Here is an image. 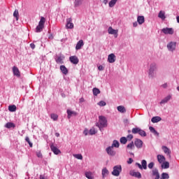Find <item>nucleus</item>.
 Returning <instances> with one entry per match:
<instances>
[{"label": "nucleus", "mask_w": 179, "mask_h": 179, "mask_svg": "<svg viewBox=\"0 0 179 179\" xmlns=\"http://www.w3.org/2000/svg\"><path fill=\"white\" fill-rule=\"evenodd\" d=\"M44 23H45V18L44 17H41L38 25L36 28V33H41V31L44 29Z\"/></svg>", "instance_id": "f257e3e1"}, {"label": "nucleus", "mask_w": 179, "mask_h": 179, "mask_svg": "<svg viewBox=\"0 0 179 179\" xmlns=\"http://www.w3.org/2000/svg\"><path fill=\"white\" fill-rule=\"evenodd\" d=\"M122 171V167L121 165H116L113 167V171H112V176L115 177H118L120 173Z\"/></svg>", "instance_id": "f03ea898"}, {"label": "nucleus", "mask_w": 179, "mask_h": 179, "mask_svg": "<svg viewBox=\"0 0 179 179\" xmlns=\"http://www.w3.org/2000/svg\"><path fill=\"white\" fill-rule=\"evenodd\" d=\"M157 69V65L156 63H152L150 66V70H149V76L150 78H153L155 76V71Z\"/></svg>", "instance_id": "7ed1b4c3"}, {"label": "nucleus", "mask_w": 179, "mask_h": 179, "mask_svg": "<svg viewBox=\"0 0 179 179\" xmlns=\"http://www.w3.org/2000/svg\"><path fill=\"white\" fill-rule=\"evenodd\" d=\"M99 122L101 127H102V128L107 127V119L106 118V117L99 116Z\"/></svg>", "instance_id": "20e7f679"}, {"label": "nucleus", "mask_w": 179, "mask_h": 179, "mask_svg": "<svg viewBox=\"0 0 179 179\" xmlns=\"http://www.w3.org/2000/svg\"><path fill=\"white\" fill-rule=\"evenodd\" d=\"M106 153H108V155H109V156H114L115 155H116V152H115V150H114V148H113V147H111V146H109V147H108L106 149Z\"/></svg>", "instance_id": "39448f33"}, {"label": "nucleus", "mask_w": 179, "mask_h": 179, "mask_svg": "<svg viewBox=\"0 0 179 179\" xmlns=\"http://www.w3.org/2000/svg\"><path fill=\"white\" fill-rule=\"evenodd\" d=\"M164 34H174V30L173 28H164L162 29Z\"/></svg>", "instance_id": "423d86ee"}, {"label": "nucleus", "mask_w": 179, "mask_h": 179, "mask_svg": "<svg viewBox=\"0 0 179 179\" xmlns=\"http://www.w3.org/2000/svg\"><path fill=\"white\" fill-rule=\"evenodd\" d=\"M129 174L130 176H132V177H136V178H142V174H141V172L133 170L130 171Z\"/></svg>", "instance_id": "0eeeda50"}, {"label": "nucleus", "mask_w": 179, "mask_h": 179, "mask_svg": "<svg viewBox=\"0 0 179 179\" xmlns=\"http://www.w3.org/2000/svg\"><path fill=\"white\" fill-rule=\"evenodd\" d=\"M116 57L114 53H111L108 56V62L109 64H114L115 62Z\"/></svg>", "instance_id": "6e6552de"}, {"label": "nucleus", "mask_w": 179, "mask_h": 179, "mask_svg": "<svg viewBox=\"0 0 179 179\" xmlns=\"http://www.w3.org/2000/svg\"><path fill=\"white\" fill-rule=\"evenodd\" d=\"M50 149L55 155H59V153H61V150H59V149H58L55 145H54V143H52L50 145Z\"/></svg>", "instance_id": "1a4fd4ad"}, {"label": "nucleus", "mask_w": 179, "mask_h": 179, "mask_svg": "<svg viewBox=\"0 0 179 179\" xmlns=\"http://www.w3.org/2000/svg\"><path fill=\"white\" fill-rule=\"evenodd\" d=\"M69 60L71 64H74V65H78L79 64V59L76 56H71L69 57Z\"/></svg>", "instance_id": "9d476101"}, {"label": "nucleus", "mask_w": 179, "mask_h": 179, "mask_svg": "<svg viewBox=\"0 0 179 179\" xmlns=\"http://www.w3.org/2000/svg\"><path fill=\"white\" fill-rule=\"evenodd\" d=\"M66 29H73V23H72V18H68L66 20Z\"/></svg>", "instance_id": "9b49d317"}, {"label": "nucleus", "mask_w": 179, "mask_h": 179, "mask_svg": "<svg viewBox=\"0 0 179 179\" xmlns=\"http://www.w3.org/2000/svg\"><path fill=\"white\" fill-rule=\"evenodd\" d=\"M167 48L169 51H174L176 50V42H170L167 45Z\"/></svg>", "instance_id": "f8f14e48"}, {"label": "nucleus", "mask_w": 179, "mask_h": 179, "mask_svg": "<svg viewBox=\"0 0 179 179\" xmlns=\"http://www.w3.org/2000/svg\"><path fill=\"white\" fill-rule=\"evenodd\" d=\"M134 145L138 148V149H141V148H142L143 145V141H142V140L141 139L137 138L134 142Z\"/></svg>", "instance_id": "ddd939ff"}, {"label": "nucleus", "mask_w": 179, "mask_h": 179, "mask_svg": "<svg viewBox=\"0 0 179 179\" xmlns=\"http://www.w3.org/2000/svg\"><path fill=\"white\" fill-rule=\"evenodd\" d=\"M13 72L15 76H17V78H20V71H19V69L17 66L13 67Z\"/></svg>", "instance_id": "4468645a"}, {"label": "nucleus", "mask_w": 179, "mask_h": 179, "mask_svg": "<svg viewBox=\"0 0 179 179\" xmlns=\"http://www.w3.org/2000/svg\"><path fill=\"white\" fill-rule=\"evenodd\" d=\"M157 161L158 162L162 164L166 162V157L163 156L162 155H158L157 157Z\"/></svg>", "instance_id": "2eb2a0df"}, {"label": "nucleus", "mask_w": 179, "mask_h": 179, "mask_svg": "<svg viewBox=\"0 0 179 179\" xmlns=\"http://www.w3.org/2000/svg\"><path fill=\"white\" fill-rule=\"evenodd\" d=\"M162 150L164 151V153H166V155H167V156H169V157H171V151L170 150V149H169V148H167L166 146H162Z\"/></svg>", "instance_id": "dca6fc26"}, {"label": "nucleus", "mask_w": 179, "mask_h": 179, "mask_svg": "<svg viewBox=\"0 0 179 179\" xmlns=\"http://www.w3.org/2000/svg\"><path fill=\"white\" fill-rule=\"evenodd\" d=\"M83 45H85V43H83V40H80L76 45V50H80V48H82Z\"/></svg>", "instance_id": "f3484780"}, {"label": "nucleus", "mask_w": 179, "mask_h": 179, "mask_svg": "<svg viewBox=\"0 0 179 179\" xmlns=\"http://www.w3.org/2000/svg\"><path fill=\"white\" fill-rule=\"evenodd\" d=\"M152 176H155V179L160 178V173H159V170H157V169L152 170Z\"/></svg>", "instance_id": "a211bd4d"}, {"label": "nucleus", "mask_w": 179, "mask_h": 179, "mask_svg": "<svg viewBox=\"0 0 179 179\" xmlns=\"http://www.w3.org/2000/svg\"><path fill=\"white\" fill-rule=\"evenodd\" d=\"M137 22L138 24H143L145 23V17L144 16H138L137 17Z\"/></svg>", "instance_id": "6ab92c4d"}, {"label": "nucleus", "mask_w": 179, "mask_h": 179, "mask_svg": "<svg viewBox=\"0 0 179 179\" xmlns=\"http://www.w3.org/2000/svg\"><path fill=\"white\" fill-rule=\"evenodd\" d=\"M108 33L109 34H117L118 31L113 29V27H110L108 29Z\"/></svg>", "instance_id": "aec40b11"}, {"label": "nucleus", "mask_w": 179, "mask_h": 179, "mask_svg": "<svg viewBox=\"0 0 179 179\" xmlns=\"http://www.w3.org/2000/svg\"><path fill=\"white\" fill-rule=\"evenodd\" d=\"M158 17H159V19H162V20H164L166 19V13L164 11H159L158 14Z\"/></svg>", "instance_id": "412c9836"}, {"label": "nucleus", "mask_w": 179, "mask_h": 179, "mask_svg": "<svg viewBox=\"0 0 179 179\" xmlns=\"http://www.w3.org/2000/svg\"><path fill=\"white\" fill-rule=\"evenodd\" d=\"M162 120V117H159V116H155L153 117L151 119L152 122H153V124H156V122H159V121Z\"/></svg>", "instance_id": "4be33fe9"}, {"label": "nucleus", "mask_w": 179, "mask_h": 179, "mask_svg": "<svg viewBox=\"0 0 179 179\" xmlns=\"http://www.w3.org/2000/svg\"><path fill=\"white\" fill-rule=\"evenodd\" d=\"M60 70L64 75H68V69L64 65L60 66Z\"/></svg>", "instance_id": "5701e85b"}, {"label": "nucleus", "mask_w": 179, "mask_h": 179, "mask_svg": "<svg viewBox=\"0 0 179 179\" xmlns=\"http://www.w3.org/2000/svg\"><path fill=\"white\" fill-rule=\"evenodd\" d=\"M83 3V0H75L74 1V6L75 8H78V6H80Z\"/></svg>", "instance_id": "b1692460"}, {"label": "nucleus", "mask_w": 179, "mask_h": 179, "mask_svg": "<svg viewBox=\"0 0 179 179\" xmlns=\"http://www.w3.org/2000/svg\"><path fill=\"white\" fill-rule=\"evenodd\" d=\"M170 99H171V95L166 96L164 99L161 101L160 104H165V103H167V101H170Z\"/></svg>", "instance_id": "393cba45"}, {"label": "nucleus", "mask_w": 179, "mask_h": 179, "mask_svg": "<svg viewBox=\"0 0 179 179\" xmlns=\"http://www.w3.org/2000/svg\"><path fill=\"white\" fill-rule=\"evenodd\" d=\"M141 167L144 170H146L148 169V162H146V160L143 159L141 161Z\"/></svg>", "instance_id": "a878e982"}, {"label": "nucleus", "mask_w": 179, "mask_h": 179, "mask_svg": "<svg viewBox=\"0 0 179 179\" xmlns=\"http://www.w3.org/2000/svg\"><path fill=\"white\" fill-rule=\"evenodd\" d=\"M67 117L69 119L71 118V117H72V115H76V112L72 111L71 110H67Z\"/></svg>", "instance_id": "bb28decb"}, {"label": "nucleus", "mask_w": 179, "mask_h": 179, "mask_svg": "<svg viewBox=\"0 0 179 179\" xmlns=\"http://www.w3.org/2000/svg\"><path fill=\"white\" fill-rule=\"evenodd\" d=\"M117 108L119 113H127V110L125 109V107L122 106H117Z\"/></svg>", "instance_id": "cd10ccee"}, {"label": "nucleus", "mask_w": 179, "mask_h": 179, "mask_svg": "<svg viewBox=\"0 0 179 179\" xmlns=\"http://www.w3.org/2000/svg\"><path fill=\"white\" fill-rule=\"evenodd\" d=\"M111 148H120V142H118V141L117 140H114L112 145L110 146Z\"/></svg>", "instance_id": "c85d7f7f"}, {"label": "nucleus", "mask_w": 179, "mask_h": 179, "mask_svg": "<svg viewBox=\"0 0 179 179\" xmlns=\"http://www.w3.org/2000/svg\"><path fill=\"white\" fill-rule=\"evenodd\" d=\"M8 110L10 111V113H15V111H16V105L9 106Z\"/></svg>", "instance_id": "c756f323"}, {"label": "nucleus", "mask_w": 179, "mask_h": 179, "mask_svg": "<svg viewBox=\"0 0 179 179\" xmlns=\"http://www.w3.org/2000/svg\"><path fill=\"white\" fill-rule=\"evenodd\" d=\"M170 167V163L169 162H164L162 164V169H169Z\"/></svg>", "instance_id": "7c9ffc66"}, {"label": "nucleus", "mask_w": 179, "mask_h": 179, "mask_svg": "<svg viewBox=\"0 0 179 179\" xmlns=\"http://www.w3.org/2000/svg\"><path fill=\"white\" fill-rule=\"evenodd\" d=\"M107 175H108V169L107 168H104L102 169V177L104 178Z\"/></svg>", "instance_id": "2f4dec72"}, {"label": "nucleus", "mask_w": 179, "mask_h": 179, "mask_svg": "<svg viewBox=\"0 0 179 179\" xmlns=\"http://www.w3.org/2000/svg\"><path fill=\"white\" fill-rule=\"evenodd\" d=\"M92 92L94 96H97L98 94H100V90H99L98 88H93Z\"/></svg>", "instance_id": "473e14b6"}, {"label": "nucleus", "mask_w": 179, "mask_h": 179, "mask_svg": "<svg viewBox=\"0 0 179 179\" xmlns=\"http://www.w3.org/2000/svg\"><path fill=\"white\" fill-rule=\"evenodd\" d=\"M6 128H15V124L12 123V122H7L5 125Z\"/></svg>", "instance_id": "72a5a7b5"}, {"label": "nucleus", "mask_w": 179, "mask_h": 179, "mask_svg": "<svg viewBox=\"0 0 179 179\" xmlns=\"http://www.w3.org/2000/svg\"><path fill=\"white\" fill-rule=\"evenodd\" d=\"M140 130H141V128L135 127L131 129V132L132 134H139Z\"/></svg>", "instance_id": "f704fd0d"}, {"label": "nucleus", "mask_w": 179, "mask_h": 179, "mask_svg": "<svg viewBox=\"0 0 179 179\" xmlns=\"http://www.w3.org/2000/svg\"><path fill=\"white\" fill-rule=\"evenodd\" d=\"M13 16L15 17L16 20H19V10H15L13 13Z\"/></svg>", "instance_id": "c9c22d12"}, {"label": "nucleus", "mask_w": 179, "mask_h": 179, "mask_svg": "<svg viewBox=\"0 0 179 179\" xmlns=\"http://www.w3.org/2000/svg\"><path fill=\"white\" fill-rule=\"evenodd\" d=\"M64 58L62 57H58L57 59H56L57 64H64Z\"/></svg>", "instance_id": "e433bc0d"}, {"label": "nucleus", "mask_w": 179, "mask_h": 179, "mask_svg": "<svg viewBox=\"0 0 179 179\" xmlns=\"http://www.w3.org/2000/svg\"><path fill=\"white\" fill-rule=\"evenodd\" d=\"M149 129L150 132H152V134H155V135H159V133L157 132V131H156V129H155L153 127H150Z\"/></svg>", "instance_id": "4c0bfd02"}, {"label": "nucleus", "mask_w": 179, "mask_h": 179, "mask_svg": "<svg viewBox=\"0 0 179 179\" xmlns=\"http://www.w3.org/2000/svg\"><path fill=\"white\" fill-rule=\"evenodd\" d=\"M170 178V176H169V173H163L162 174V177L160 179H169Z\"/></svg>", "instance_id": "58836bf2"}, {"label": "nucleus", "mask_w": 179, "mask_h": 179, "mask_svg": "<svg viewBox=\"0 0 179 179\" xmlns=\"http://www.w3.org/2000/svg\"><path fill=\"white\" fill-rule=\"evenodd\" d=\"M127 142H128V139L126 137H122L120 138V143H122V145H125Z\"/></svg>", "instance_id": "ea45409f"}, {"label": "nucleus", "mask_w": 179, "mask_h": 179, "mask_svg": "<svg viewBox=\"0 0 179 179\" xmlns=\"http://www.w3.org/2000/svg\"><path fill=\"white\" fill-rule=\"evenodd\" d=\"M50 117H51L52 120H53V121H57V120H58V115H57V114L52 113L50 115Z\"/></svg>", "instance_id": "a19ab883"}, {"label": "nucleus", "mask_w": 179, "mask_h": 179, "mask_svg": "<svg viewBox=\"0 0 179 179\" xmlns=\"http://www.w3.org/2000/svg\"><path fill=\"white\" fill-rule=\"evenodd\" d=\"M138 134H140L141 136H146V131L140 129V131H138Z\"/></svg>", "instance_id": "79ce46f5"}, {"label": "nucleus", "mask_w": 179, "mask_h": 179, "mask_svg": "<svg viewBox=\"0 0 179 179\" xmlns=\"http://www.w3.org/2000/svg\"><path fill=\"white\" fill-rule=\"evenodd\" d=\"M25 141L26 142H27V143H29L30 148H33V143L30 142V138H29V136L25 137Z\"/></svg>", "instance_id": "37998d69"}, {"label": "nucleus", "mask_w": 179, "mask_h": 179, "mask_svg": "<svg viewBox=\"0 0 179 179\" xmlns=\"http://www.w3.org/2000/svg\"><path fill=\"white\" fill-rule=\"evenodd\" d=\"M115 3H117V0H111L109 2V6L110 8H113V6H114V5H115Z\"/></svg>", "instance_id": "c03bdc74"}, {"label": "nucleus", "mask_w": 179, "mask_h": 179, "mask_svg": "<svg viewBox=\"0 0 179 179\" xmlns=\"http://www.w3.org/2000/svg\"><path fill=\"white\" fill-rule=\"evenodd\" d=\"M85 177L88 179H93V177H92V172L85 173Z\"/></svg>", "instance_id": "a18cd8bd"}, {"label": "nucleus", "mask_w": 179, "mask_h": 179, "mask_svg": "<svg viewBox=\"0 0 179 179\" xmlns=\"http://www.w3.org/2000/svg\"><path fill=\"white\" fill-rule=\"evenodd\" d=\"M135 148V145H134V141H131L129 144L127 145L128 149H134Z\"/></svg>", "instance_id": "49530a36"}, {"label": "nucleus", "mask_w": 179, "mask_h": 179, "mask_svg": "<svg viewBox=\"0 0 179 179\" xmlns=\"http://www.w3.org/2000/svg\"><path fill=\"white\" fill-rule=\"evenodd\" d=\"M74 157H76V159H78V160H83V157L82 156L81 154L75 155Z\"/></svg>", "instance_id": "de8ad7c7"}, {"label": "nucleus", "mask_w": 179, "mask_h": 179, "mask_svg": "<svg viewBox=\"0 0 179 179\" xmlns=\"http://www.w3.org/2000/svg\"><path fill=\"white\" fill-rule=\"evenodd\" d=\"M106 101H101L98 103V105L100 106L101 107H104L106 106Z\"/></svg>", "instance_id": "09e8293b"}, {"label": "nucleus", "mask_w": 179, "mask_h": 179, "mask_svg": "<svg viewBox=\"0 0 179 179\" xmlns=\"http://www.w3.org/2000/svg\"><path fill=\"white\" fill-rule=\"evenodd\" d=\"M96 134V129L94 128L90 129V135H94Z\"/></svg>", "instance_id": "8fccbe9b"}, {"label": "nucleus", "mask_w": 179, "mask_h": 179, "mask_svg": "<svg viewBox=\"0 0 179 179\" xmlns=\"http://www.w3.org/2000/svg\"><path fill=\"white\" fill-rule=\"evenodd\" d=\"M153 167H155V162H150L149 164H148V169H153Z\"/></svg>", "instance_id": "3c124183"}, {"label": "nucleus", "mask_w": 179, "mask_h": 179, "mask_svg": "<svg viewBox=\"0 0 179 179\" xmlns=\"http://www.w3.org/2000/svg\"><path fill=\"white\" fill-rule=\"evenodd\" d=\"M134 138V136L132 135V134H129L127 136V138H126V139H127V141H131V139H133Z\"/></svg>", "instance_id": "603ef678"}, {"label": "nucleus", "mask_w": 179, "mask_h": 179, "mask_svg": "<svg viewBox=\"0 0 179 179\" xmlns=\"http://www.w3.org/2000/svg\"><path fill=\"white\" fill-rule=\"evenodd\" d=\"M36 156H37V157H39L40 159H42V157H43V154H41V152H38L36 153Z\"/></svg>", "instance_id": "864d4df0"}, {"label": "nucleus", "mask_w": 179, "mask_h": 179, "mask_svg": "<svg viewBox=\"0 0 179 179\" xmlns=\"http://www.w3.org/2000/svg\"><path fill=\"white\" fill-rule=\"evenodd\" d=\"M123 122L124 125H128L129 124V120L128 119L123 120Z\"/></svg>", "instance_id": "5fc2aeb1"}, {"label": "nucleus", "mask_w": 179, "mask_h": 179, "mask_svg": "<svg viewBox=\"0 0 179 179\" xmlns=\"http://www.w3.org/2000/svg\"><path fill=\"white\" fill-rule=\"evenodd\" d=\"M132 163H134V159H132V158H129L127 161V164H132Z\"/></svg>", "instance_id": "6e6d98bb"}, {"label": "nucleus", "mask_w": 179, "mask_h": 179, "mask_svg": "<svg viewBox=\"0 0 179 179\" xmlns=\"http://www.w3.org/2000/svg\"><path fill=\"white\" fill-rule=\"evenodd\" d=\"M136 166H137L138 167V169H140V170H143L142 165L141 164L136 162Z\"/></svg>", "instance_id": "4d7b16f0"}, {"label": "nucleus", "mask_w": 179, "mask_h": 179, "mask_svg": "<svg viewBox=\"0 0 179 179\" xmlns=\"http://www.w3.org/2000/svg\"><path fill=\"white\" fill-rule=\"evenodd\" d=\"M168 86L167 83H166L162 85V87H163V89H167Z\"/></svg>", "instance_id": "13d9d810"}, {"label": "nucleus", "mask_w": 179, "mask_h": 179, "mask_svg": "<svg viewBox=\"0 0 179 179\" xmlns=\"http://www.w3.org/2000/svg\"><path fill=\"white\" fill-rule=\"evenodd\" d=\"M30 47L32 50H34V48H36V45H34V43H31Z\"/></svg>", "instance_id": "bf43d9fd"}, {"label": "nucleus", "mask_w": 179, "mask_h": 179, "mask_svg": "<svg viewBox=\"0 0 179 179\" xmlns=\"http://www.w3.org/2000/svg\"><path fill=\"white\" fill-rule=\"evenodd\" d=\"M98 69L99 71H104V67L103 66H99Z\"/></svg>", "instance_id": "052dcab7"}, {"label": "nucleus", "mask_w": 179, "mask_h": 179, "mask_svg": "<svg viewBox=\"0 0 179 179\" xmlns=\"http://www.w3.org/2000/svg\"><path fill=\"white\" fill-rule=\"evenodd\" d=\"M83 102H85V99L80 98V103H83Z\"/></svg>", "instance_id": "680f3d73"}, {"label": "nucleus", "mask_w": 179, "mask_h": 179, "mask_svg": "<svg viewBox=\"0 0 179 179\" xmlns=\"http://www.w3.org/2000/svg\"><path fill=\"white\" fill-rule=\"evenodd\" d=\"M40 179H47L45 178V177H44V176L43 175H41L40 177H39Z\"/></svg>", "instance_id": "e2e57ef3"}, {"label": "nucleus", "mask_w": 179, "mask_h": 179, "mask_svg": "<svg viewBox=\"0 0 179 179\" xmlns=\"http://www.w3.org/2000/svg\"><path fill=\"white\" fill-rule=\"evenodd\" d=\"M133 26L134 27H136L138 26V22H134Z\"/></svg>", "instance_id": "0e129e2a"}, {"label": "nucleus", "mask_w": 179, "mask_h": 179, "mask_svg": "<svg viewBox=\"0 0 179 179\" xmlns=\"http://www.w3.org/2000/svg\"><path fill=\"white\" fill-rule=\"evenodd\" d=\"M55 136H57V138L59 137V133H55Z\"/></svg>", "instance_id": "69168bd1"}, {"label": "nucleus", "mask_w": 179, "mask_h": 179, "mask_svg": "<svg viewBox=\"0 0 179 179\" xmlns=\"http://www.w3.org/2000/svg\"><path fill=\"white\" fill-rule=\"evenodd\" d=\"M176 20H177L178 23H179V16H178V17H176Z\"/></svg>", "instance_id": "338daca9"}, {"label": "nucleus", "mask_w": 179, "mask_h": 179, "mask_svg": "<svg viewBox=\"0 0 179 179\" xmlns=\"http://www.w3.org/2000/svg\"><path fill=\"white\" fill-rule=\"evenodd\" d=\"M103 3H107V0H103Z\"/></svg>", "instance_id": "774afa93"}]
</instances>
